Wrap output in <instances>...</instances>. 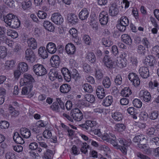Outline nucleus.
I'll return each mask as SVG.
<instances>
[{"label": "nucleus", "instance_id": "nucleus-58", "mask_svg": "<svg viewBox=\"0 0 159 159\" xmlns=\"http://www.w3.org/2000/svg\"><path fill=\"white\" fill-rule=\"evenodd\" d=\"M37 15L39 19H44L46 18L47 14L43 11H39L37 13Z\"/></svg>", "mask_w": 159, "mask_h": 159}, {"label": "nucleus", "instance_id": "nucleus-45", "mask_svg": "<svg viewBox=\"0 0 159 159\" xmlns=\"http://www.w3.org/2000/svg\"><path fill=\"white\" fill-rule=\"evenodd\" d=\"M152 55L159 58V46L156 45L153 47L151 50Z\"/></svg>", "mask_w": 159, "mask_h": 159}, {"label": "nucleus", "instance_id": "nucleus-25", "mask_svg": "<svg viewBox=\"0 0 159 159\" xmlns=\"http://www.w3.org/2000/svg\"><path fill=\"white\" fill-rule=\"evenodd\" d=\"M86 59L91 63H94L96 60V56L94 53L92 52H88L86 54Z\"/></svg>", "mask_w": 159, "mask_h": 159}, {"label": "nucleus", "instance_id": "nucleus-53", "mask_svg": "<svg viewBox=\"0 0 159 159\" xmlns=\"http://www.w3.org/2000/svg\"><path fill=\"white\" fill-rule=\"evenodd\" d=\"M95 75L96 78L98 80H100L103 77V74L101 70L99 69H96Z\"/></svg>", "mask_w": 159, "mask_h": 159}, {"label": "nucleus", "instance_id": "nucleus-33", "mask_svg": "<svg viewBox=\"0 0 159 159\" xmlns=\"http://www.w3.org/2000/svg\"><path fill=\"white\" fill-rule=\"evenodd\" d=\"M133 141L135 143H139L140 144V142L143 141L144 142H146V138L145 136L142 134H140L135 136L133 139Z\"/></svg>", "mask_w": 159, "mask_h": 159}, {"label": "nucleus", "instance_id": "nucleus-9", "mask_svg": "<svg viewBox=\"0 0 159 159\" xmlns=\"http://www.w3.org/2000/svg\"><path fill=\"white\" fill-rule=\"evenodd\" d=\"M119 143L121 144L120 146L118 145V149H120L124 155H126L127 152V142L126 140L123 138H119L118 139Z\"/></svg>", "mask_w": 159, "mask_h": 159}, {"label": "nucleus", "instance_id": "nucleus-15", "mask_svg": "<svg viewBox=\"0 0 159 159\" xmlns=\"http://www.w3.org/2000/svg\"><path fill=\"white\" fill-rule=\"evenodd\" d=\"M46 49L48 52L51 54H54L57 50L56 44L52 42H49L47 44Z\"/></svg>", "mask_w": 159, "mask_h": 159}, {"label": "nucleus", "instance_id": "nucleus-13", "mask_svg": "<svg viewBox=\"0 0 159 159\" xmlns=\"http://www.w3.org/2000/svg\"><path fill=\"white\" fill-rule=\"evenodd\" d=\"M51 64L53 67H58L60 64L61 61L59 57L57 55L52 56L50 59Z\"/></svg>", "mask_w": 159, "mask_h": 159}, {"label": "nucleus", "instance_id": "nucleus-49", "mask_svg": "<svg viewBox=\"0 0 159 159\" xmlns=\"http://www.w3.org/2000/svg\"><path fill=\"white\" fill-rule=\"evenodd\" d=\"M102 43V44L105 47H109L113 44L112 42L108 38H103Z\"/></svg>", "mask_w": 159, "mask_h": 159}, {"label": "nucleus", "instance_id": "nucleus-50", "mask_svg": "<svg viewBox=\"0 0 159 159\" xmlns=\"http://www.w3.org/2000/svg\"><path fill=\"white\" fill-rule=\"evenodd\" d=\"M133 104L134 107L138 108H141L142 105L141 101L137 98H135L133 100Z\"/></svg>", "mask_w": 159, "mask_h": 159}, {"label": "nucleus", "instance_id": "nucleus-48", "mask_svg": "<svg viewBox=\"0 0 159 159\" xmlns=\"http://www.w3.org/2000/svg\"><path fill=\"white\" fill-rule=\"evenodd\" d=\"M31 2L30 0H25L22 3V7L24 10L30 7L31 6Z\"/></svg>", "mask_w": 159, "mask_h": 159}, {"label": "nucleus", "instance_id": "nucleus-46", "mask_svg": "<svg viewBox=\"0 0 159 159\" xmlns=\"http://www.w3.org/2000/svg\"><path fill=\"white\" fill-rule=\"evenodd\" d=\"M7 35L11 37L12 38H16L18 36V34L16 31L9 29L7 30Z\"/></svg>", "mask_w": 159, "mask_h": 159}, {"label": "nucleus", "instance_id": "nucleus-31", "mask_svg": "<svg viewBox=\"0 0 159 159\" xmlns=\"http://www.w3.org/2000/svg\"><path fill=\"white\" fill-rule=\"evenodd\" d=\"M141 97L143 100L146 102H148L151 101L152 99L151 95L150 93L147 91H144L143 92Z\"/></svg>", "mask_w": 159, "mask_h": 159}, {"label": "nucleus", "instance_id": "nucleus-24", "mask_svg": "<svg viewBox=\"0 0 159 159\" xmlns=\"http://www.w3.org/2000/svg\"><path fill=\"white\" fill-rule=\"evenodd\" d=\"M17 17L12 13H9L7 15L4 17V21L7 25L12 21L14 19H15Z\"/></svg>", "mask_w": 159, "mask_h": 159}, {"label": "nucleus", "instance_id": "nucleus-43", "mask_svg": "<svg viewBox=\"0 0 159 159\" xmlns=\"http://www.w3.org/2000/svg\"><path fill=\"white\" fill-rule=\"evenodd\" d=\"M132 93L129 87H125L121 91V94L124 97H128Z\"/></svg>", "mask_w": 159, "mask_h": 159}, {"label": "nucleus", "instance_id": "nucleus-56", "mask_svg": "<svg viewBox=\"0 0 159 159\" xmlns=\"http://www.w3.org/2000/svg\"><path fill=\"white\" fill-rule=\"evenodd\" d=\"M120 23L123 25H125V26H128L129 24V21L128 18L125 16H122L120 19Z\"/></svg>", "mask_w": 159, "mask_h": 159}, {"label": "nucleus", "instance_id": "nucleus-6", "mask_svg": "<svg viewBox=\"0 0 159 159\" xmlns=\"http://www.w3.org/2000/svg\"><path fill=\"white\" fill-rule=\"evenodd\" d=\"M51 20L53 23L57 25H61L64 21V19L62 16L58 13L53 14L51 17Z\"/></svg>", "mask_w": 159, "mask_h": 159}, {"label": "nucleus", "instance_id": "nucleus-34", "mask_svg": "<svg viewBox=\"0 0 159 159\" xmlns=\"http://www.w3.org/2000/svg\"><path fill=\"white\" fill-rule=\"evenodd\" d=\"M70 89L71 87L70 85L65 84H62L60 86V90L62 93H66L69 92Z\"/></svg>", "mask_w": 159, "mask_h": 159}, {"label": "nucleus", "instance_id": "nucleus-19", "mask_svg": "<svg viewBox=\"0 0 159 159\" xmlns=\"http://www.w3.org/2000/svg\"><path fill=\"white\" fill-rule=\"evenodd\" d=\"M96 93L98 98L102 99L105 96L104 89L101 86H98L96 90Z\"/></svg>", "mask_w": 159, "mask_h": 159}, {"label": "nucleus", "instance_id": "nucleus-60", "mask_svg": "<svg viewBox=\"0 0 159 159\" xmlns=\"http://www.w3.org/2000/svg\"><path fill=\"white\" fill-rule=\"evenodd\" d=\"M9 125V123L6 121H2L0 122V128L2 129L8 128Z\"/></svg>", "mask_w": 159, "mask_h": 159}, {"label": "nucleus", "instance_id": "nucleus-3", "mask_svg": "<svg viewBox=\"0 0 159 159\" xmlns=\"http://www.w3.org/2000/svg\"><path fill=\"white\" fill-rule=\"evenodd\" d=\"M97 122L95 121L90 120H86L84 123L79 125L81 129L87 132H89L92 131V128L96 126Z\"/></svg>", "mask_w": 159, "mask_h": 159}, {"label": "nucleus", "instance_id": "nucleus-7", "mask_svg": "<svg viewBox=\"0 0 159 159\" xmlns=\"http://www.w3.org/2000/svg\"><path fill=\"white\" fill-rule=\"evenodd\" d=\"M129 80L133 84L135 87H138L140 84V80L138 76L134 73H130L128 75Z\"/></svg>", "mask_w": 159, "mask_h": 159}, {"label": "nucleus", "instance_id": "nucleus-20", "mask_svg": "<svg viewBox=\"0 0 159 159\" xmlns=\"http://www.w3.org/2000/svg\"><path fill=\"white\" fill-rule=\"evenodd\" d=\"M27 43L29 47L33 49H35L37 47V43L36 40L33 38L27 39Z\"/></svg>", "mask_w": 159, "mask_h": 159}, {"label": "nucleus", "instance_id": "nucleus-5", "mask_svg": "<svg viewBox=\"0 0 159 159\" xmlns=\"http://www.w3.org/2000/svg\"><path fill=\"white\" fill-rule=\"evenodd\" d=\"M103 62L107 68L112 69L116 67V63L112 60L107 55H106L104 57Z\"/></svg>", "mask_w": 159, "mask_h": 159}, {"label": "nucleus", "instance_id": "nucleus-52", "mask_svg": "<svg viewBox=\"0 0 159 159\" xmlns=\"http://www.w3.org/2000/svg\"><path fill=\"white\" fill-rule=\"evenodd\" d=\"M115 128L117 131L122 132L125 129L126 126L123 124L118 123L115 125Z\"/></svg>", "mask_w": 159, "mask_h": 159}, {"label": "nucleus", "instance_id": "nucleus-39", "mask_svg": "<svg viewBox=\"0 0 159 159\" xmlns=\"http://www.w3.org/2000/svg\"><path fill=\"white\" fill-rule=\"evenodd\" d=\"M147 139H146V142H144L143 141H142L140 142V144H139V147L141 148L146 149L147 150L146 151V153L147 154L151 153V150H150V149L148 148V144H147Z\"/></svg>", "mask_w": 159, "mask_h": 159}, {"label": "nucleus", "instance_id": "nucleus-28", "mask_svg": "<svg viewBox=\"0 0 159 159\" xmlns=\"http://www.w3.org/2000/svg\"><path fill=\"white\" fill-rule=\"evenodd\" d=\"M113 101L112 96L109 95L103 100L102 104L105 107H109L112 104Z\"/></svg>", "mask_w": 159, "mask_h": 159}, {"label": "nucleus", "instance_id": "nucleus-29", "mask_svg": "<svg viewBox=\"0 0 159 159\" xmlns=\"http://www.w3.org/2000/svg\"><path fill=\"white\" fill-rule=\"evenodd\" d=\"M7 25L11 28L13 29L17 28L20 26V21L17 17L15 19H14L12 21L10 22Z\"/></svg>", "mask_w": 159, "mask_h": 159}, {"label": "nucleus", "instance_id": "nucleus-17", "mask_svg": "<svg viewBox=\"0 0 159 159\" xmlns=\"http://www.w3.org/2000/svg\"><path fill=\"white\" fill-rule=\"evenodd\" d=\"M65 50L68 54L71 55L75 53L76 48L73 44L71 43H68L66 46Z\"/></svg>", "mask_w": 159, "mask_h": 159}, {"label": "nucleus", "instance_id": "nucleus-57", "mask_svg": "<svg viewBox=\"0 0 159 159\" xmlns=\"http://www.w3.org/2000/svg\"><path fill=\"white\" fill-rule=\"evenodd\" d=\"M89 147V146L86 143H83L81 148L80 151L82 153L86 154L88 152L87 149Z\"/></svg>", "mask_w": 159, "mask_h": 159}, {"label": "nucleus", "instance_id": "nucleus-61", "mask_svg": "<svg viewBox=\"0 0 159 159\" xmlns=\"http://www.w3.org/2000/svg\"><path fill=\"white\" fill-rule=\"evenodd\" d=\"M5 157L6 159H16L15 154L12 152H7L6 154Z\"/></svg>", "mask_w": 159, "mask_h": 159}, {"label": "nucleus", "instance_id": "nucleus-44", "mask_svg": "<svg viewBox=\"0 0 159 159\" xmlns=\"http://www.w3.org/2000/svg\"><path fill=\"white\" fill-rule=\"evenodd\" d=\"M15 63L16 61L14 60H7L5 63V66L6 68L8 69H11L14 66Z\"/></svg>", "mask_w": 159, "mask_h": 159}, {"label": "nucleus", "instance_id": "nucleus-27", "mask_svg": "<svg viewBox=\"0 0 159 159\" xmlns=\"http://www.w3.org/2000/svg\"><path fill=\"white\" fill-rule=\"evenodd\" d=\"M122 40L126 44L131 45L132 43V40L130 36L128 34H123L121 36Z\"/></svg>", "mask_w": 159, "mask_h": 159}, {"label": "nucleus", "instance_id": "nucleus-30", "mask_svg": "<svg viewBox=\"0 0 159 159\" xmlns=\"http://www.w3.org/2000/svg\"><path fill=\"white\" fill-rule=\"evenodd\" d=\"M20 134L25 139L29 138L31 135V133L29 129L25 128H21Z\"/></svg>", "mask_w": 159, "mask_h": 159}, {"label": "nucleus", "instance_id": "nucleus-14", "mask_svg": "<svg viewBox=\"0 0 159 159\" xmlns=\"http://www.w3.org/2000/svg\"><path fill=\"white\" fill-rule=\"evenodd\" d=\"M119 11L117 5L115 3H113L111 5L109 11L110 16H116L118 14Z\"/></svg>", "mask_w": 159, "mask_h": 159}, {"label": "nucleus", "instance_id": "nucleus-11", "mask_svg": "<svg viewBox=\"0 0 159 159\" xmlns=\"http://www.w3.org/2000/svg\"><path fill=\"white\" fill-rule=\"evenodd\" d=\"M89 11L87 8H84L82 9L79 14V17L82 20H87L89 17Z\"/></svg>", "mask_w": 159, "mask_h": 159}, {"label": "nucleus", "instance_id": "nucleus-2", "mask_svg": "<svg viewBox=\"0 0 159 159\" xmlns=\"http://www.w3.org/2000/svg\"><path fill=\"white\" fill-rule=\"evenodd\" d=\"M33 70L35 75L39 76H43L47 73L44 66L39 64H37L33 66Z\"/></svg>", "mask_w": 159, "mask_h": 159}, {"label": "nucleus", "instance_id": "nucleus-63", "mask_svg": "<svg viewBox=\"0 0 159 159\" xmlns=\"http://www.w3.org/2000/svg\"><path fill=\"white\" fill-rule=\"evenodd\" d=\"M116 84L117 85H120L122 83V78L121 76L120 75H117L115 80Z\"/></svg>", "mask_w": 159, "mask_h": 159}, {"label": "nucleus", "instance_id": "nucleus-62", "mask_svg": "<svg viewBox=\"0 0 159 159\" xmlns=\"http://www.w3.org/2000/svg\"><path fill=\"white\" fill-rule=\"evenodd\" d=\"M128 113L131 115H136L137 112L135 108L133 107H130L127 109Z\"/></svg>", "mask_w": 159, "mask_h": 159}, {"label": "nucleus", "instance_id": "nucleus-38", "mask_svg": "<svg viewBox=\"0 0 159 159\" xmlns=\"http://www.w3.org/2000/svg\"><path fill=\"white\" fill-rule=\"evenodd\" d=\"M102 84L105 88H109L111 85V82L109 77L107 76L105 77L103 79Z\"/></svg>", "mask_w": 159, "mask_h": 159}, {"label": "nucleus", "instance_id": "nucleus-32", "mask_svg": "<svg viewBox=\"0 0 159 159\" xmlns=\"http://www.w3.org/2000/svg\"><path fill=\"white\" fill-rule=\"evenodd\" d=\"M38 53L40 56L43 59L47 58L48 53L44 47H40L38 50Z\"/></svg>", "mask_w": 159, "mask_h": 159}, {"label": "nucleus", "instance_id": "nucleus-23", "mask_svg": "<svg viewBox=\"0 0 159 159\" xmlns=\"http://www.w3.org/2000/svg\"><path fill=\"white\" fill-rule=\"evenodd\" d=\"M13 139L14 141L17 143L22 144L24 143V141L18 132L14 133Z\"/></svg>", "mask_w": 159, "mask_h": 159}, {"label": "nucleus", "instance_id": "nucleus-8", "mask_svg": "<svg viewBox=\"0 0 159 159\" xmlns=\"http://www.w3.org/2000/svg\"><path fill=\"white\" fill-rule=\"evenodd\" d=\"M99 21L102 25H106L108 21V15L106 11H103L99 16Z\"/></svg>", "mask_w": 159, "mask_h": 159}, {"label": "nucleus", "instance_id": "nucleus-26", "mask_svg": "<svg viewBox=\"0 0 159 159\" xmlns=\"http://www.w3.org/2000/svg\"><path fill=\"white\" fill-rule=\"evenodd\" d=\"M58 72L55 69H52L50 70L49 73V77L52 81H53L57 79Z\"/></svg>", "mask_w": 159, "mask_h": 159}, {"label": "nucleus", "instance_id": "nucleus-10", "mask_svg": "<svg viewBox=\"0 0 159 159\" xmlns=\"http://www.w3.org/2000/svg\"><path fill=\"white\" fill-rule=\"evenodd\" d=\"M25 58L29 62H33L35 60L34 54L31 48H27L25 51Z\"/></svg>", "mask_w": 159, "mask_h": 159}, {"label": "nucleus", "instance_id": "nucleus-41", "mask_svg": "<svg viewBox=\"0 0 159 159\" xmlns=\"http://www.w3.org/2000/svg\"><path fill=\"white\" fill-rule=\"evenodd\" d=\"M25 86L22 88L21 93L23 95H25L28 94L31 91L32 88L33 86L30 85H25Z\"/></svg>", "mask_w": 159, "mask_h": 159}, {"label": "nucleus", "instance_id": "nucleus-36", "mask_svg": "<svg viewBox=\"0 0 159 159\" xmlns=\"http://www.w3.org/2000/svg\"><path fill=\"white\" fill-rule=\"evenodd\" d=\"M82 88L85 92L90 93L93 92L92 86L90 84L86 83L82 85Z\"/></svg>", "mask_w": 159, "mask_h": 159}, {"label": "nucleus", "instance_id": "nucleus-42", "mask_svg": "<svg viewBox=\"0 0 159 159\" xmlns=\"http://www.w3.org/2000/svg\"><path fill=\"white\" fill-rule=\"evenodd\" d=\"M127 64V60L125 58H121L119 61L116 63V64L118 66L121 68L125 67Z\"/></svg>", "mask_w": 159, "mask_h": 159}, {"label": "nucleus", "instance_id": "nucleus-59", "mask_svg": "<svg viewBox=\"0 0 159 159\" xmlns=\"http://www.w3.org/2000/svg\"><path fill=\"white\" fill-rule=\"evenodd\" d=\"M137 52L140 54L145 55L146 50L145 47L142 45H139L137 49Z\"/></svg>", "mask_w": 159, "mask_h": 159}, {"label": "nucleus", "instance_id": "nucleus-35", "mask_svg": "<svg viewBox=\"0 0 159 159\" xmlns=\"http://www.w3.org/2000/svg\"><path fill=\"white\" fill-rule=\"evenodd\" d=\"M112 118L116 121H120L122 119L123 116L122 114L118 112H115L112 114Z\"/></svg>", "mask_w": 159, "mask_h": 159}, {"label": "nucleus", "instance_id": "nucleus-18", "mask_svg": "<svg viewBox=\"0 0 159 159\" xmlns=\"http://www.w3.org/2000/svg\"><path fill=\"white\" fill-rule=\"evenodd\" d=\"M67 19L71 24H75L78 22L77 16L74 13H69L67 15Z\"/></svg>", "mask_w": 159, "mask_h": 159}, {"label": "nucleus", "instance_id": "nucleus-21", "mask_svg": "<svg viewBox=\"0 0 159 159\" xmlns=\"http://www.w3.org/2000/svg\"><path fill=\"white\" fill-rule=\"evenodd\" d=\"M17 68L23 73L28 70V66L26 63L21 62L18 64Z\"/></svg>", "mask_w": 159, "mask_h": 159}, {"label": "nucleus", "instance_id": "nucleus-55", "mask_svg": "<svg viewBox=\"0 0 159 159\" xmlns=\"http://www.w3.org/2000/svg\"><path fill=\"white\" fill-rule=\"evenodd\" d=\"M6 48L4 46H1L0 48V58H4L7 54Z\"/></svg>", "mask_w": 159, "mask_h": 159}, {"label": "nucleus", "instance_id": "nucleus-47", "mask_svg": "<svg viewBox=\"0 0 159 159\" xmlns=\"http://www.w3.org/2000/svg\"><path fill=\"white\" fill-rule=\"evenodd\" d=\"M84 99L87 101L91 103L94 102L95 99V97L94 95L89 94L85 95Z\"/></svg>", "mask_w": 159, "mask_h": 159}, {"label": "nucleus", "instance_id": "nucleus-12", "mask_svg": "<svg viewBox=\"0 0 159 159\" xmlns=\"http://www.w3.org/2000/svg\"><path fill=\"white\" fill-rule=\"evenodd\" d=\"M139 72L141 76L143 79L147 78L149 76V70L147 67H140Z\"/></svg>", "mask_w": 159, "mask_h": 159}, {"label": "nucleus", "instance_id": "nucleus-64", "mask_svg": "<svg viewBox=\"0 0 159 159\" xmlns=\"http://www.w3.org/2000/svg\"><path fill=\"white\" fill-rule=\"evenodd\" d=\"M150 142L153 144H155L157 146L159 145V138L157 137H155L150 139Z\"/></svg>", "mask_w": 159, "mask_h": 159}, {"label": "nucleus", "instance_id": "nucleus-54", "mask_svg": "<svg viewBox=\"0 0 159 159\" xmlns=\"http://www.w3.org/2000/svg\"><path fill=\"white\" fill-rule=\"evenodd\" d=\"M50 108L56 112H59L60 111V108L58 103L57 102H54L50 106Z\"/></svg>", "mask_w": 159, "mask_h": 159}, {"label": "nucleus", "instance_id": "nucleus-4", "mask_svg": "<svg viewBox=\"0 0 159 159\" xmlns=\"http://www.w3.org/2000/svg\"><path fill=\"white\" fill-rule=\"evenodd\" d=\"M70 114L73 119L77 121H80L83 117L81 111L77 108H75L72 109Z\"/></svg>", "mask_w": 159, "mask_h": 159}, {"label": "nucleus", "instance_id": "nucleus-16", "mask_svg": "<svg viewBox=\"0 0 159 159\" xmlns=\"http://www.w3.org/2000/svg\"><path fill=\"white\" fill-rule=\"evenodd\" d=\"M61 72L65 80L67 82H70L71 80V76L68 69L66 68H63L61 69Z\"/></svg>", "mask_w": 159, "mask_h": 159}, {"label": "nucleus", "instance_id": "nucleus-1", "mask_svg": "<svg viewBox=\"0 0 159 159\" xmlns=\"http://www.w3.org/2000/svg\"><path fill=\"white\" fill-rule=\"evenodd\" d=\"M35 81L33 76L28 73H25L23 75V78H21L20 81V84L21 86L30 85L33 86V84Z\"/></svg>", "mask_w": 159, "mask_h": 159}, {"label": "nucleus", "instance_id": "nucleus-51", "mask_svg": "<svg viewBox=\"0 0 159 159\" xmlns=\"http://www.w3.org/2000/svg\"><path fill=\"white\" fill-rule=\"evenodd\" d=\"M43 134V137L46 139H50L52 136V133L51 130L48 129V128H46Z\"/></svg>", "mask_w": 159, "mask_h": 159}, {"label": "nucleus", "instance_id": "nucleus-22", "mask_svg": "<svg viewBox=\"0 0 159 159\" xmlns=\"http://www.w3.org/2000/svg\"><path fill=\"white\" fill-rule=\"evenodd\" d=\"M44 27L47 30L50 31H53L55 29L53 24L49 21H44L43 23Z\"/></svg>", "mask_w": 159, "mask_h": 159}, {"label": "nucleus", "instance_id": "nucleus-40", "mask_svg": "<svg viewBox=\"0 0 159 159\" xmlns=\"http://www.w3.org/2000/svg\"><path fill=\"white\" fill-rule=\"evenodd\" d=\"M53 156V152L52 151L48 149L46 152L44 153V155L42 157L45 159H52Z\"/></svg>", "mask_w": 159, "mask_h": 159}, {"label": "nucleus", "instance_id": "nucleus-37", "mask_svg": "<svg viewBox=\"0 0 159 159\" xmlns=\"http://www.w3.org/2000/svg\"><path fill=\"white\" fill-rule=\"evenodd\" d=\"M6 29L3 27L0 26V38L7 40V41H10L7 38L6 34Z\"/></svg>", "mask_w": 159, "mask_h": 159}]
</instances>
